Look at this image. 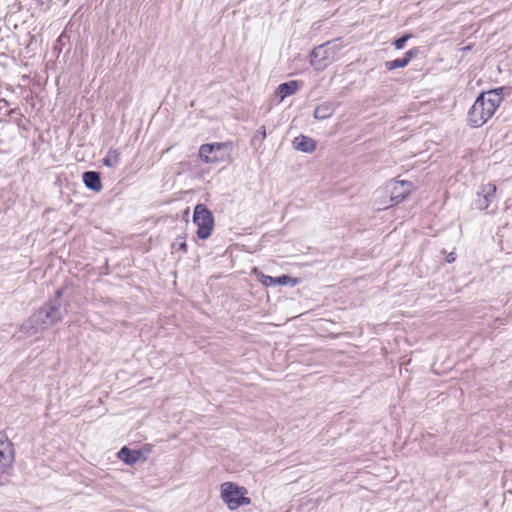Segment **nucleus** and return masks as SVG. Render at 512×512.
<instances>
[{
	"label": "nucleus",
	"instance_id": "f03ea898",
	"mask_svg": "<svg viewBox=\"0 0 512 512\" xmlns=\"http://www.w3.org/2000/svg\"><path fill=\"white\" fill-rule=\"evenodd\" d=\"M502 89L482 93L474 102L468 113V121L473 127H480L492 117L501 104Z\"/></svg>",
	"mask_w": 512,
	"mask_h": 512
},
{
	"label": "nucleus",
	"instance_id": "9d476101",
	"mask_svg": "<svg viewBox=\"0 0 512 512\" xmlns=\"http://www.w3.org/2000/svg\"><path fill=\"white\" fill-rule=\"evenodd\" d=\"M412 191V184L408 181L400 180L392 184L390 198L392 202L399 203L403 201Z\"/></svg>",
	"mask_w": 512,
	"mask_h": 512
},
{
	"label": "nucleus",
	"instance_id": "f8f14e48",
	"mask_svg": "<svg viewBox=\"0 0 512 512\" xmlns=\"http://www.w3.org/2000/svg\"><path fill=\"white\" fill-rule=\"evenodd\" d=\"M419 53L417 48H412L406 52L405 57L401 59H395L392 61L386 62L385 66L388 70H393L396 68H403L408 65L412 58L416 57Z\"/></svg>",
	"mask_w": 512,
	"mask_h": 512
},
{
	"label": "nucleus",
	"instance_id": "f3484780",
	"mask_svg": "<svg viewBox=\"0 0 512 512\" xmlns=\"http://www.w3.org/2000/svg\"><path fill=\"white\" fill-rule=\"evenodd\" d=\"M331 114H332V111H331L330 107L325 104L316 107V109L314 111V117L316 119H320V120L330 117Z\"/></svg>",
	"mask_w": 512,
	"mask_h": 512
},
{
	"label": "nucleus",
	"instance_id": "dca6fc26",
	"mask_svg": "<svg viewBox=\"0 0 512 512\" xmlns=\"http://www.w3.org/2000/svg\"><path fill=\"white\" fill-rule=\"evenodd\" d=\"M120 162V154L115 149H110L103 158V164L109 168H115Z\"/></svg>",
	"mask_w": 512,
	"mask_h": 512
},
{
	"label": "nucleus",
	"instance_id": "2eb2a0df",
	"mask_svg": "<svg viewBox=\"0 0 512 512\" xmlns=\"http://www.w3.org/2000/svg\"><path fill=\"white\" fill-rule=\"evenodd\" d=\"M140 453L138 451H131L127 447H123L118 452V457L126 464L132 465L139 459Z\"/></svg>",
	"mask_w": 512,
	"mask_h": 512
},
{
	"label": "nucleus",
	"instance_id": "0eeeda50",
	"mask_svg": "<svg viewBox=\"0 0 512 512\" xmlns=\"http://www.w3.org/2000/svg\"><path fill=\"white\" fill-rule=\"evenodd\" d=\"M496 185L493 183H487L480 186L477 191L476 198L474 199V205L479 210H485L494 201L496 197Z\"/></svg>",
	"mask_w": 512,
	"mask_h": 512
},
{
	"label": "nucleus",
	"instance_id": "f257e3e1",
	"mask_svg": "<svg viewBox=\"0 0 512 512\" xmlns=\"http://www.w3.org/2000/svg\"><path fill=\"white\" fill-rule=\"evenodd\" d=\"M61 296L62 289H58L54 300L46 303L22 324L21 332L26 336H34L61 321L63 318L60 310Z\"/></svg>",
	"mask_w": 512,
	"mask_h": 512
},
{
	"label": "nucleus",
	"instance_id": "a211bd4d",
	"mask_svg": "<svg viewBox=\"0 0 512 512\" xmlns=\"http://www.w3.org/2000/svg\"><path fill=\"white\" fill-rule=\"evenodd\" d=\"M409 38H411V34H406V35L398 38L397 40H395V42H394L395 48L398 49V50L404 48L405 43L407 42V40Z\"/></svg>",
	"mask_w": 512,
	"mask_h": 512
},
{
	"label": "nucleus",
	"instance_id": "6e6552de",
	"mask_svg": "<svg viewBox=\"0 0 512 512\" xmlns=\"http://www.w3.org/2000/svg\"><path fill=\"white\" fill-rule=\"evenodd\" d=\"M14 452L8 437L0 431V475L12 465Z\"/></svg>",
	"mask_w": 512,
	"mask_h": 512
},
{
	"label": "nucleus",
	"instance_id": "4468645a",
	"mask_svg": "<svg viewBox=\"0 0 512 512\" xmlns=\"http://www.w3.org/2000/svg\"><path fill=\"white\" fill-rule=\"evenodd\" d=\"M299 84L297 81H289L280 84L277 87L276 94L280 97V100H284L286 97L291 96L297 92Z\"/></svg>",
	"mask_w": 512,
	"mask_h": 512
},
{
	"label": "nucleus",
	"instance_id": "9b49d317",
	"mask_svg": "<svg viewBox=\"0 0 512 512\" xmlns=\"http://www.w3.org/2000/svg\"><path fill=\"white\" fill-rule=\"evenodd\" d=\"M83 182L87 188L94 192H100L102 190V183L100 174L95 171H86L82 175Z\"/></svg>",
	"mask_w": 512,
	"mask_h": 512
},
{
	"label": "nucleus",
	"instance_id": "7ed1b4c3",
	"mask_svg": "<svg viewBox=\"0 0 512 512\" xmlns=\"http://www.w3.org/2000/svg\"><path fill=\"white\" fill-rule=\"evenodd\" d=\"M246 490L232 482H225L221 485V498L230 510H235L240 506L249 505L250 498L245 497Z\"/></svg>",
	"mask_w": 512,
	"mask_h": 512
},
{
	"label": "nucleus",
	"instance_id": "20e7f679",
	"mask_svg": "<svg viewBox=\"0 0 512 512\" xmlns=\"http://www.w3.org/2000/svg\"><path fill=\"white\" fill-rule=\"evenodd\" d=\"M231 146V142L202 144L199 148V157L207 164L226 161L229 158L226 150L231 149Z\"/></svg>",
	"mask_w": 512,
	"mask_h": 512
},
{
	"label": "nucleus",
	"instance_id": "412c9836",
	"mask_svg": "<svg viewBox=\"0 0 512 512\" xmlns=\"http://www.w3.org/2000/svg\"><path fill=\"white\" fill-rule=\"evenodd\" d=\"M180 249L185 250V249H186V243H181V245H180Z\"/></svg>",
	"mask_w": 512,
	"mask_h": 512
},
{
	"label": "nucleus",
	"instance_id": "423d86ee",
	"mask_svg": "<svg viewBox=\"0 0 512 512\" xmlns=\"http://www.w3.org/2000/svg\"><path fill=\"white\" fill-rule=\"evenodd\" d=\"M328 45L329 43L319 45L311 52L310 64L317 71H323L334 56V51Z\"/></svg>",
	"mask_w": 512,
	"mask_h": 512
},
{
	"label": "nucleus",
	"instance_id": "1a4fd4ad",
	"mask_svg": "<svg viewBox=\"0 0 512 512\" xmlns=\"http://www.w3.org/2000/svg\"><path fill=\"white\" fill-rule=\"evenodd\" d=\"M254 274L257 276V279L265 286H275V285H287L295 286L298 283V279L291 278L287 275H282L279 277H272L265 275L264 273L254 269Z\"/></svg>",
	"mask_w": 512,
	"mask_h": 512
},
{
	"label": "nucleus",
	"instance_id": "6ab92c4d",
	"mask_svg": "<svg viewBox=\"0 0 512 512\" xmlns=\"http://www.w3.org/2000/svg\"><path fill=\"white\" fill-rule=\"evenodd\" d=\"M260 133H261V136L262 138H266V130H265V127H262L261 130H260Z\"/></svg>",
	"mask_w": 512,
	"mask_h": 512
},
{
	"label": "nucleus",
	"instance_id": "ddd939ff",
	"mask_svg": "<svg viewBox=\"0 0 512 512\" xmlns=\"http://www.w3.org/2000/svg\"><path fill=\"white\" fill-rule=\"evenodd\" d=\"M293 146L295 149L306 153H311L316 148L315 141L304 135L296 137L293 140Z\"/></svg>",
	"mask_w": 512,
	"mask_h": 512
},
{
	"label": "nucleus",
	"instance_id": "aec40b11",
	"mask_svg": "<svg viewBox=\"0 0 512 512\" xmlns=\"http://www.w3.org/2000/svg\"><path fill=\"white\" fill-rule=\"evenodd\" d=\"M455 260V257H454V254L451 253L449 256H448V262H453Z\"/></svg>",
	"mask_w": 512,
	"mask_h": 512
},
{
	"label": "nucleus",
	"instance_id": "39448f33",
	"mask_svg": "<svg viewBox=\"0 0 512 512\" xmlns=\"http://www.w3.org/2000/svg\"><path fill=\"white\" fill-rule=\"evenodd\" d=\"M193 221L198 227L197 236L200 239H206L211 235L214 226L213 216L203 204L195 207Z\"/></svg>",
	"mask_w": 512,
	"mask_h": 512
}]
</instances>
